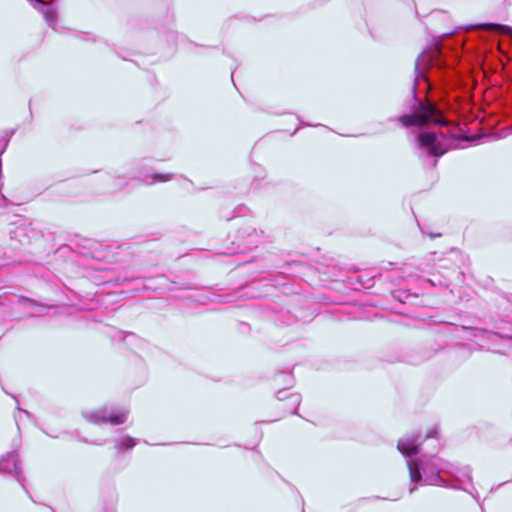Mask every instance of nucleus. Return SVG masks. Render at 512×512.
Here are the masks:
<instances>
[{
  "instance_id": "423d86ee",
  "label": "nucleus",
  "mask_w": 512,
  "mask_h": 512,
  "mask_svg": "<svg viewBox=\"0 0 512 512\" xmlns=\"http://www.w3.org/2000/svg\"><path fill=\"white\" fill-rule=\"evenodd\" d=\"M263 231L258 232L256 228L252 226L241 227L237 231L238 250H232L227 254L245 253L254 247H257L261 242Z\"/></svg>"
},
{
  "instance_id": "c85d7f7f",
  "label": "nucleus",
  "mask_w": 512,
  "mask_h": 512,
  "mask_svg": "<svg viewBox=\"0 0 512 512\" xmlns=\"http://www.w3.org/2000/svg\"><path fill=\"white\" fill-rule=\"evenodd\" d=\"M48 435H49L50 437H52V438H57V436H55V435H52V434H48Z\"/></svg>"
},
{
  "instance_id": "39448f33",
  "label": "nucleus",
  "mask_w": 512,
  "mask_h": 512,
  "mask_svg": "<svg viewBox=\"0 0 512 512\" xmlns=\"http://www.w3.org/2000/svg\"><path fill=\"white\" fill-rule=\"evenodd\" d=\"M0 473L13 474L17 482L21 485L23 490L31 497L29 491L25 486V476L20 466V458L16 450L7 452L0 458Z\"/></svg>"
},
{
  "instance_id": "6ab92c4d",
  "label": "nucleus",
  "mask_w": 512,
  "mask_h": 512,
  "mask_svg": "<svg viewBox=\"0 0 512 512\" xmlns=\"http://www.w3.org/2000/svg\"><path fill=\"white\" fill-rule=\"evenodd\" d=\"M462 254L459 252V251H456V250H452L450 252V258L449 259H446L445 261L447 260H453V259H459V258H462Z\"/></svg>"
},
{
  "instance_id": "7c9ffc66",
  "label": "nucleus",
  "mask_w": 512,
  "mask_h": 512,
  "mask_svg": "<svg viewBox=\"0 0 512 512\" xmlns=\"http://www.w3.org/2000/svg\"><path fill=\"white\" fill-rule=\"evenodd\" d=\"M34 315L33 314H28L27 317L31 318L33 317Z\"/></svg>"
},
{
  "instance_id": "2eb2a0df",
  "label": "nucleus",
  "mask_w": 512,
  "mask_h": 512,
  "mask_svg": "<svg viewBox=\"0 0 512 512\" xmlns=\"http://www.w3.org/2000/svg\"><path fill=\"white\" fill-rule=\"evenodd\" d=\"M18 302L23 304L24 306L36 309L40 313H44L45 311L50 309V307H52L51 305L40 303L37 300H34L32 298H28V297H25V296H20L18 298Z\"/></svg>"
},
{
  "instance_id": "a211bd4d",
  "label": "nucleus",
  "mask_w": 512,
  "mask_h": 512,
  "mask_svg": "<svg viewBox=\"0 0 512 512\" xmlns=\"http://www.w3.org/2000/svg\"><path fill=\"white\" fill-rule=\"evenodd\" d=\"M12 397L17 403V410L23 412L29 419H31L33 417L32 414L29 411L20 408L19 401L15 395H12Z\"/></svg>"
},
{
  "instance_id": "0eeeda50",
  "label": "nucleus",
  "mask_w": 512,
  "mask_h": 512,
  "mask_svg": "<svg viewBox=\"0 0 512 512\" xmlns=\"http://www.w3.org/2000/svg\"><path fill=\"white\" fill-rule=\"evenodd\" d=\"M442 348L443 345L440 343L429 342L407 354L401 361H405L411 365H419L430 360Z\"/></svg>"
},
{
  "instance_id": "a878e982",
  "label": "nucleus",
  "mask_w": 512,
  "mask_h": 512,
  "mask_svg": "<svg viewBox=\"0 0 512 512\" xmlns=\"http://www.w3.org/2000/svg\"><path fill=\"white\" fill-rule=\"evenodd\" d=\"M252 185H255L256 188L259 186L258 184H256V179L252 181Z\"/></svg>"
},
{
  "instance_id": "4468645a",
  "label": "nucleus",
  "mask_w": 512,
  "mask_h": 512,
  "mask_svg": "<svg viewBox=\"0 0 512 512\" xmlns=\"http://www.w3.org/2000/svg\"><path fill=\"white\" fill-rule=\"evenodd\" d=\"M137 444V440L129 435H126L125 437L121 439L115 440V449L118 452H125L132 450Z\"/></svg>"
},
{
  "instance_id": "f3484780",
  "label": "nucleus",
  "mask_w": 512,
  "mask_h": 512,
  "mask_svg": "<svg viewBox=\"0 0 512 512\" xmlns=\"http://www.w3.org/2000/svg\"><path fill=\"white\" fill-rule=\"evenodd\" d=\"M281 375H284V384L286 385V388H291L294 385V378L292 374H284L283 372L280 373Z\"/></svg>"
},
{
  "instance_id": "aec40b11",
  "label": "nucleus",
  "mask_w": 512,
  "mask_h": 512,
  "mask_svg": "<svg viewBox=\"0 0 512 512\" xmlns=\"http://www.w3.org/2000/svg\"><path fill=\"white\" fill-rule=\"evenodd\" d=\"M297 119L299 121V125L296 127V129L291 133V135H295L296 132L299 130L300 126L303 125V126H312L310 123H305L302 121V119L300 118L299 115H297Z\"/></svg>"
},
{
  "instance_id": "9d476101",
  "label": "nucleus",
  "mask_w": 512,
  "mask_h": 512,
  "mask_svg": "<svg viewBox=\"0 0 512 512\" xmlns=\"http://www.w3.org/2000/svg\"><path fill=\"white\" fill-rule=\"evenodd\" d=\"M276 398L279 401H288L287 408L291 414H298V408L302 397L299 393H289L287 388L280 389L276 392Z\"/></svg>"
},
{
  "instance_id": "b1692460",
  "label": "nucleus",
  "mask_w": 512,
  "mask_h": 512,
  "mask_svg": "<svg viewBox=\"0 0 512 512\" xmlns=\"http://www.w3.org/2000/svg\"><path fill=\"white\" fill-rule=\"evenodd\" d=\"M424 281L429 283V284H431V285H435L434 282L431 279H425Z\"/></svg>"
},
{
  "instance_id": "393cba45",
  "label": "nucleus",
  "mask_w": 512,
  "mask_h": 512,
  "mask_svg": "<svg viewBox=\"0 0 512 512\" xmlns=\"http://www.w3.org/2000/svg\"><path fill=\"white\" fill-rule=\"evenodd\" d=\"M7 145H8V142L5 144V146H4V148H3V150H1L0 155H1L2 153H4V151H5L6 147H7Z\"/></svg>"
},
{
  "instance_id": "9b49d317",
  "label": "nucleus",
  "mask_w": 512,
  "mask_h": 512,
  "mask_svg": "<svg viewBox=\"0 0 512 512\" xmlns=\"http://www.w3.org/2000/svg\"><path fill=\"white\" fill-rule=\"evenodd\" d=\"M473 336L477 337V338L489 340V341H494L495 339L512 341V334H510V333L492 331V330H487L484 328H475Z\"/></svg>"
},
{
  "instance_id": "2f4dec72",
  "label": "nucleus",
  "mask_w": 512,
  "mask_h": 512,
  "mask_svg": "<svg viewBox=\"0 0 512 512\" xmlns=\"http://www.w3.org/2000/svg\"><path fill=\"white\" fill-rule=\"evenodd\" d=\"M302 512H304V510Z\"/></svg>"
},
{
  "instance_id": "6e6552de",
  "label": "nucleus",
  "mask_w": 512,
  "mask_h": 512,
  "mask_svg": "<svg viewBox=\"0 0 512 512\" xmlns=\"http://www.w3.org/2000/svg\"><path fill=\"white\" fill-rule=\"evenodd\" d=\"M31 6L40 12L47 24L52 28H56L58 12L53 2L43 0H27Z\"/></svg>"
},
{
  "instance_id": "bb28decb",
  "label": "nucleus",
  "mask_w": 512,
  "mask_h": 512,
  "mask_svg": "<svg viewBox=\"0 0 512 512\" xmlns=\"http://www.w3.org/2000/svg\"><path fill=\"white\" fill-rule=\"evenodd\" d=\"M423 234H426L427 232L424 230V228L420 227Z\"/></svg>"
},
{
  "instance_id": "f8f14e48",
  "label": "nucleus",
  "mask_w": 512,
  "mask_h": 512,
  "mask_svg": "<svg viewBox=\"0 0 512 512\" xmlns=\"http://www.w3.org/2000/svg\"><path fill=\"white\" fill-rule=\"evenodd\" d=\"M353 289H369L374 286V277L369 276L368 274H358L350 278Z\"/></svg>"
},
{
  "instance_id": "c756f323",
  "label": "nucleus",
  "mask_w": 512,
  "mask_h": 512,
  "mask_svg": "<svg viewBox=\"0 0 512 512\" xmlns=\"http://www.w3.org/2000/svg\"><path fill=\"white\" fill-rule=\"evenodd\" d=\"M157 278L165 279V277L163 275L158 276Z\"/></svg>"
},
{
  "instance_id": "1a4fd4ad",
  "label": "nucleus",
  "mask_w": 512,
  "mask_h": 512,
  "mask_svg": "<svg viewBox=\"0 0 512 512\" xmlns=\"http://www.w3.org/2000/svg\"><path fill=\"white\" fill-rule=\"evenodd\" d=\"M37 232L34 231L30 225H17L9 230L10 239L17 241L21 246L29 244L32 238L37 236Z\"/></svg>"
},
{
  "instance_id": "dca6fc26",
  "label": "nucleus",
  "mask_w": 512,
  "mask_h": 512,
  "mask_svg": "<svg viewBox=\"0 0 512 512\" xmlns=\"http://www.w3.org/2000/svg\"><path fill=\"white\" fill-rule=\"evenodd\" d=\"M152 278L150 277H142V276H123L122 278H118L117 281H122V282H125V281H137V280H143V281H146V280H151Z\"/></svg>"
},
{
  "instance_id": "cd10ccee",
  "label": "nucleus",
  "mask_w": 512,
  "mask_h": 512,
  "mask_svg": "<svg viewBox=\"0 0 512 512\" xmlns=\"http://www.w3.org/2000/svg\"><path fill=\"white\" fill-rule=\"evenodd\" d=\"M128 336L129 337H135V335L133 333H129Z\"/></svg>"
},
{
  "instance_id": "5701e85b",
  "label": "nucleus",
  "mask_w": 512,
  "mask_h": 512,
  "mask_svg": "<svg viewBox=\"0 0 512 512\" xmlns=\"http://www.w3.org/2000/svg\"><path fill=\"white\" fill-rule=\"evenodd\" d=\"M427 234H428V235L430 236V238H432V239H434V238H437V237H440V236H441V234H440V233H435V234H434V233H427Z\"/></svg>"
},
{
  "instance_id": "f257e3e1",
  "label": "nucleus",
  "mask_w": 512,
  "mask_h": 512,
  "mask_svg": "<svg viewBox=\"0 0 512 512\" xmlns=\"http://www.w3.org/2000/svg\"><path fill=\"white\" fill-rule=\"evenodd\" d=\"M424 49L415 60V77L407 113L398 117L405 128H414V144L419 158L432 157L433 167L438 159L466 141L461 131L451 129L457 113L456 98L448 95L463 85V72L440 51L429 57L428 69L421 68Z\"/></svg>"
},
{
  "instance_id": "4be33fe9",
  "label": "nucleus",
  "mask_w": 512,
  "mask_h": 512,
  "mask_svg": "<svg viewBox=\"0 0 512 512\" xmlns=\"http://www.w3.org/2000/svg\"><path fill=\"white\" fill-rule=\"evenodd\" d=\"M394 268H395V263H392V262H388L387 266L385 267V269H387V270H392Z\"/></svg>"
},
{
  "instance_id": "7ed1b4c3",
  "label": "nucleus",
  "mask_w": 512,
  "mask_h": 512,
  "mask_svg": "<svg viewBox=\"0 0 512 512\" xmlns=\"http://www.w3.org/2000/svg\"><path fill=\"white\" fill-rule=\"evenodd\" d=\"M83 417L96 425L99 424H112L120 425L126 422L128 417V410L118 407L104 406L94 411L83 412Z\"/></svg>"
},
{
  "instance_id": "412c9836",
  "label": "nucleus",
  "mask_w": 512,
  "mask_h": 512,
  "mask_svg": "<svg viewBox=\"0 0 512 512\" xmlns=\"http://www.w3.org/2000/svg\"><path fill=\"white\" fill-rule=\"evenodd\" d=\"M142 290H153V291H158V290H163V288H160V287L144 286V287L142 288Z\"/></svg>"
},
{
  "instance_id": "f03ea898",
  "label": "nucleus",
  "mask_w": 512,
  "mask_h": 512,
  "mask_svg": "<svg viewBox=\"0 0 512 512\" xmlns=\"http://www.w3.org/2000/svg\"><path fill=\"white\" fill-rule=\"evenodd\" d=\"M397 449L406 458L409 471V488L412 494L417 485L439 486L453 490H463L478 500L473 487L470 466H459L436 456L440 450L439 429L432 427L425 435L414 432L399 439Z\"/></svg>"
},
{
  "instance_id": "20e7f679",
  "label": "nucleus",
  "mask_w": 512,
  "mask_h": 512,
  "mask_svg": "<svg viewBox=\"0 0 512 512\" xmlns=\"http://www.w3.org/2000/svg\"><path fill=\"white\" fill-rule=\"evenodd\" d=\"M150 158H143L133 165V173L131 178L137 179L146 185H153L159 182H167L173 179L171 173L153 172L152 166L149 165Z\"/></svg>"
},
{
  "instance_id": "ddd939ff",
  "label": "nucleus",
  "mask_w": 512,
  "mask_h": 512,
  "mask_svg": "<svg viewBox=\"0 0 512 512\" xmlns=\"http://www.w3.org/2000/svg\"><path fill=\"white\" fill-rule=\"evenodd\" d=\"M392 296L395 300H397L400 303H407L410 302L411 299L418 298L419 293L418 292H412L409 289H396L393 291Z\"/></svg>"
}]
</instances>
